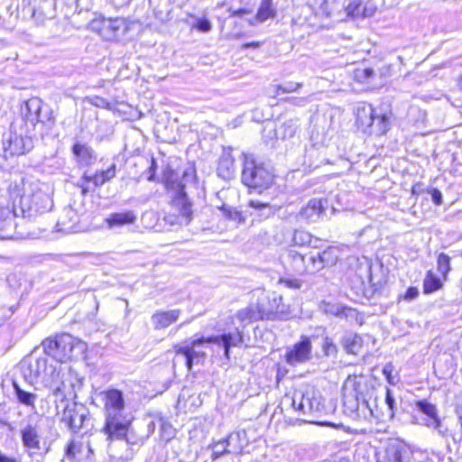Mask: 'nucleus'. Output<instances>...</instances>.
<instances>
[{"instance_id": "72a5a7b5", "label": "nucleus", "mask_w": 462, "mask_h": 462, "mask_svg": "<svg viewBox=\"0 0 462 462\" xmlns=\"http://www.w3.org/2000/svg\"><path fill=\"white\" fill-rule=\"evenodd\" d=\"M416 407L419 411L426 416V418L423 419V424L426 426H428V423H430L431 420L439 417L436 406L429 402L427 400L418 401L416 402Z\"/></svg>"}, {"instance_id": "79ce46f5", "label": "nucleus", "mask_w": 462, "mask_h": 462, "mask_svg": "<svg viewBox=\"0 0 462 462\" xmlns=\"http://www.w3.org/2000/svg\"><path fill=\"white\" fill-rule=\"evenodd\" d=\"M208 448L212 450L211 459L213 461L218 459L224 455L230 454L222 439L213 441L208 446Z\"/></svg>"}, {"instance_id": "6ab92c4d", "label": "nucleus", "mask_w": 462, "mask_h": 462, "mask_svg": "<svg viewBox=\"0 0 462 462\" xmlns=\"http://www.w3.org/2000/svg\"><path fill=\"white\" fill-rule=\"evenodd\" d=\"M208 337L210 343L221 346L224 348L225 357L230 359L231 347L241 346L244 343V331L240 328H236L234 331Z\"/></svg>"}, {"instance_id": "9d476101", "label": "nucleus", "mask_w": 462, "mask_h": 462, "mask_svg": "<svg viewBox=\"0 0 462 462\" xmlns=\"http://www.w3.org/2000/svg\"><path fill=\"white\" fill-rule=\"evenodd\" d=\"M60 411L61 422L65 423L73 433H78L80 430L87 433L93 426L89 410L83 403L78 402H66L61 406Z\"/></svg>"}, {"instance_id": "4c0bfd02", "label": "nucleus", "mask_w": 462, "mask_h": 462, "mask_svg": "<svg viewBox=\"0 0 462 462\" xmlns=\"http://www.w3.org/2000/svg\"><path fill=\"white\" fill-rule=\"evenodd\" d=\"M248 206L258 212L257 216L260 219H266L274 215L275 210L269 203L258 200H250Z\"/></svg>"}, {"instance_id": "a18cd8bd", "label": "nucleus", "mask_w": 462, "mask_h": 462, "mask_svg": "<svg viewBox=\"0 0 462 462\" xmlns=\"http://www.w3.org/2000/svg\"><path fill=\"white\" fill-rule=\"evenodd\" d=\"M174 349L177 355H181L185 357V365L188 371H191L192 366L197 360L190 356L189 349L188 346H181L179 345L174 346Z\"/></svg>"}, {"instance_id": "4468645a", "label": "nucleus", "mask_w": 462, "mask_h": 462, "mask_svg": "<svg viewBox=\"0 0 462 462\" xmlns=\"http://www.w3.org/2000/svg\"><path fill=\"white\" fill-rule=\"evenodd\" d=\"M291 406L302 414H315L324 409L321 396L313 390L295 393L291 399Z\"/></svg>"}, {"instance_id": "1a4fd4ad", "label": "nucleus", "mask_w": 462, "mask_h": 462, "mask_svg": "<svg viewBox=\"0 0 462 462\" xmlns=\"http://www.w3.org/2000/svg\"><path fill=\"white\" fill-rule=\"evenodd\" d=\"M20 368L24 379L30 383L40 380L46 386L58 376L57 367L53 364H49L46 356L26 357L21 362Z\"/></svg>"}, {"instance_id": "412c9836", "label": "nucleus", "mask_w": 462, "mask_h": 462, "mask_svg": "<svg viewBox=\"0 0 462 462\" xmlns=\"http://www.w3.org/2000/svg\"><path fill=\"white\" fill-rule=\"evenodd\" d=\"M325 204H328L327 199H310L297 214V219L307 223L317 222L325 214Z\"/></svg>"}, {"instance_id": "c756f323", "label": "nucleus", "mask_w": 462, "mask_h": 462, "mask_svg": "<svg viewBox=\"0 0 462 462\" xmlns=\"http://www.w3.org/2000/svg\"><path fill=\"white\" fill-rule=\"evenodd\" d=\"M21 439L23 446L29 450H39L40 435L36 425L28 423L21 430Z\"/></svg>"}, {"instance_id": "a19ab883", "label": "nucleus", "mask_w": 462, "mask_h": 462, "mask_svg": "<svg viewBox=\"0 0 462 462\" xmlns=\"http://www.w3.org/2000/svg\"><path fill=\"white\" fill-rule=\"evenodd\" d=\"M442 287V282L439 277L429 271L423 282V291L426 294L432 293Z\"/></svg>"}, {"instance_id": "8fccbe9b", "label": "nucleus", "mask_w": 462, "mask_h": 462, "mask_svg": "<svg viewBox=\"0 0 462 462\" xmlns=\"http://www.w3.org/2000/svg\"><path fill=\"white\" fill-rule=\"evenodd\" d=\"M384 402L388 408V416L390 419H393L394 417L396 411V402L392 390H390L389 388H386Z\"/></svg>"}, {"instance_id": "a211bd4d", "label": "nucleus", "mask_w": 462, "mask_h": 462, "mask_svg": "<svg viewBox=\"0 0 462 462\" xmlns=\"http://www.w3.org/2000/svg\"><path fill=\"white\" fill-rule=\"evenodd\" d=\"M55 397L56 409L58 411V414H60V410L61 406L69 402V385H68V372L64 373L60 370H58V376L53 378V382L48 383L46 385Z\"/></svg>"}, {"instance_id": "bb28decb", "label": "nucleus", "mask_w": 462, "mask_h": 462, "mask_svg": "<svg viewBox=\"0 0 462 462\" xmlns=\"http://www.w3.org/2000/svg\"><path fill=\"white\" fill-rule=\"evenodd\" d=\"M344 8L346 15L352 18L369 17L375 12V7L364 5L363 0H345Z\"/></svg>"}, {"instance_id": "052dcab7", "label": "nucleus", "mask_w": 462, "mask_h": 462, "mask_svg": "<svg viewBox=\"0 0 462 462\" xmlns=\"http://www.w3.org/2000/svg\"><path fill=\"white\" fill-rule=\"evenodd\" d=\"M419 295V290L416 287H409L403 296L405 300H412Z\"/></svg>"}, {"instance_id": "2f4dec72", "label": "nucleus", "mask_w": 462, "mask_h": 462, "mask_svg": "<svg viewBox=\"0 0 462 462\" xmlns=\"http://www.w3.org/2000/svg\"><path fill=\"white\" fill-rule=\"evenodd\" d=\"M257 309L254 303H251L247 307L239 310L236 314V319L240 322V329L244 331V328L252 322H255L261 319V316L257 313Z\"/></svg>"}, {"instance_id": "aec40b11", "label": "nucleus", "mask_w": 462, "mask_h": 462, "mask_svg": "<svg viewBox=\"0 0 462 462\" xmlns=\"http://www.w3.org/2000/svg\"><path fill=\"white\" fill-rule=\"evenodd\" d=\"M12 204H0V231H10L18 226L16 219H21V214L15 199Z\"/></svg>"}, {"instance_id": "ea45409f", "label": "nucleus", "mask_w": 462, "mask_h": 462, "mask_svg": "<svg viewBox=\"0 0 462 462\" xmlns=\"http://www.w3.org/2000/svg\"><path fill=\"white\" fill-rule=\"evenodd\" d=\"M83 381L84 379L82 377H79L76 373L72 371H68V385L69 388V399L77 398V392L82 388Z\"/></svg>"}, {"instance_id": "680f3d73", "label": "nucleus", "mask_w": 462, "mask_h": 462, "mask_svg": "<svg viewBox=\"0 0 462 462\" xmlns=\"http://www.w3.org/2000/svg\"><path fill=\"white\" fill-rule=\"evenodd\" d=\"M431 200L437 206L442 204V193L438 189H432L430 190Z\"/></svg>"}, {"instance_id": "864d4df0", "label": "nucleus", "mask_w": 462, "mask_h": 462, "mask_svg": "<svg viewBox=\"0 0 462 462\" xmlns=\"http://www.w3.org/2000/svg\"><path fill=\"white\" fill-rule=\"evenodd\" d=\"M302 87L301 83H294V82H287L285 85H277L276 86V92L275 95H279L280 92L282 93H291L297 91L299 88Z\"/></svg>"}, {"instance_id": "de8ad7c7", "label": "nucleus", "mask_w": 462, "mask_h": 462, "mask_svg": "<svg viewBox=\"0 0 462 462\" xmlns=\"http://www.w3.org/2000/svg\"><path fill=\"white\" fill-rule=\"evenodd\" d=\"M427 427L433 428L438 431L439 435L443 438H448L451 436L449 430L441 422L439 417L437 419L431 420L430 423H428Z\"/></svg>"}, {"instance_id": "ddd939ff", "label": "nucleus", "mask_w": 462, "mask_h": 462, "mask_svg": "<svg viewBox=\"0 0 462 462\" xmlns=\"http://www.w3.org/2000/svg\"><path fill=\"white\" fill-rule=\"evenodd\" d=\"M282 298L276 292H262L254 303L261 319L276 320L285 318V306L282 304Z\"/></svg>"}, {"instance_id": "3c124183", "label": "nucleus", "mask_w": 462, "mask_h": 462, "mask_svg": "<svg viewBox=\"0 0 462 462\" xmlns=\"http://www.w3.org/2000/svg\"><path fill=\"white\" fill-rule=\"evenodd\" d=\"M318 154V149L313 145L310 148L307 149L306 154L304 157V163L308 164L310 168H318L321 164V161H312V158Z\"/></svg>"}, {"instance_id": "cd10ccee", "label": "nucleus", "mask_w": 462, "mask_h": 462, "mask_svg": "<svg viewBox=\"0 0 462 462\" xmlns=\"http://www.w3.org/2000/svg\"><path fill=\"white\" fill-rule=\"evenodd\" d=\"M71 152L79 166H90L97 161V155L92 147L80 142H75Z\"/></svg>"}, {"instance_id": "c9c22d12", "label": "nucleus", "mask_w": 462, "mask_h": 462, "mask_svg": "<svg viewBox=\"0 0 462 462\" xmlns=\"http://www.w3.org/2000/svg\"><path fill=\"white\" fill-rule=\"evenodd\" d=\"M276 15V10L273 6V0H261L260 6L256 14V19L260 23L265 22L269 18Z\"/></svg>"}, {"instance_id": "603ef678", "label": "nucleus", "mask_w": 462, "mask_h": 462, "mask_svg": "<svg viewBox=\"0 0 462 462\" xmlns=\"http://www.w3.org/2000/svg\"><path fill=\"white\" fill-rule=\"evenodd\" d=\"M322 350L327 356H336L337 354V346L331 338L326 337L322 343Z\"/></svg>"}, {"instance_id": "7c9ffc66", "label": "nucleus", "mask_w": 462, "mask_h": 462, "mask_svg": "<svg viewBox=\"0 0 462 462\" xmlns=\"http://www.w3.org/2000/svg\"><path fill=\"white\" fill-rule=\"evenodd\" d=\"M231 149H224L218 161L217 175L224 180L233 178L235 174V160Z\"/></svg>"}, {"instance_id": "338daca9", "label": "nucleus", "mask_w": 462, "mask_h": 462, "mask_svg": "<svg viewBox=\"0 0 462 462\" xmlns=\"http://www.w3.org/2000/svg\"><path fill=\"white\" fill-rule=\"evenodd\" d=\"M392 371L393 365L391 363L386 364L383 369V374L385 375L390 383H393V382L392 381Z\"/></svg>"}, {"instance_id": "13d9d810", "label": "nucleus", "mask_w": 462, "mask_h": 462, "mask_svg": "<svg viewBox=\"0 0 462 462\" xmlns=\"http://www.w3.org/2000/svg\"><path fill=\"white\" fill-rule=\"evenodd\" d=\"M282 128L284 129V135L289 137L294 136L298 129L296 123L293 120L286 121L282 125Z\"/></svg>"}, {"instance_id": "774afa93", "label": "nucleus", "mask_w": 462, "mask_h": 462, "mask_svg": "<svg viewBox=\"0 0 462 462\" xmlns=\"http://www.w3.org/2000/svg\"><path fill=\"white\" fill-rule=\"evenodd\" d=\"M0 462H19L14 457L7 456L0 450Z\"/></svg>"}, {"instance_id": "69168bd1", "label": "nucleus", "mask_w": 462, "mask_h": 462, "mask_svg": "<svg viewBox=\"0 0 462 462\" xmlns=\"http://www.w3.org/2000/svg\"><path fill=\"white\" fill-rule=\"evenodd\" d=\"M280 282L284 283L288 288H292V289H300V285H301L300 282L298 280L281 279Z\"/></svg>"}, {"instance_id": "20e7f679", "label": "nucleus", "mask_w": 462, "mask_h": 462, "mask_svg": "<svg viewBox=\"0 0 462 462\" xmlns=\"http://www.w3.org/2000/svg\"><path fill=\"white\" fill-rule=\"evenodd\" d=\"M21 116L23 127L31 133L40 126L41 134L43 135L55 125L52 109L39 97H32L25 101L21 106Z\"/></svg>"}, {"instance_id": "49530a36", "label": "nucleus", "mask_w": 462, "mask_h": 462, "mask_svg": "<svg viewBox=\"0 0 462 462\" xmlns=\"http://www.w3.org/2000/svg\"><path fill=\"white\" fill-rule=\"evenodd\" d=\"M438 271L446 276L450 271V257L445 253H440L437 259Z\"/></svg>"}, {"instance_id": "473e14b6", "label": "nucleus", "mask_w": 462, "mask_h": 462, "mask_svg": "<svg viewBox=\"0 0 462 462\" xmlns=\"http://www.w3.org/2000/svg\"><path fill=\"white\" fill-rule=\"evenodd\" d=\"M340 343L344 350L351 355H357L363 346L362 337L352 332L345 334Z\"/></svg>"}, {"instance_id": "0eeeda50", "label": "nucleus", "mask_w": 462, "mask_h": 462, "mask_svg": "<svg viewBox=\"0 0 462 462\" xmlns=\"http://www.w3.org/2000/svg\"><path fill=\"white\" fill-rule=\"evenodd\" d=\"M33 140L31 132L12 124L9 131L2 136L0 143V155L5 159L20 156L29 152L33 148Z\"/></svg>"}, {"instance_id": "39448f33", "label": "nucleus", "mask_w": 462, "mask_h": 462, "mask_svg": "<svg viewBox=\"0 0 462 462\" xmlns=\"http://www.w3.org/2000/svg\"><path fill=\"white\" fill-rule=\"evenodd\" d=\"M42 346L46 355L60 363L81 357L87 349L83 341L68 333L46 338L42 341Z\"/></svg>"}, {"instance_id": "bf43d9fd", "label": "nucleus", "mask_w": 462, "mask_h": 462, "mask_svg": "<svg viewBox=\"0 0 462 462\" xmlns=\"http://www.w3.org/2000/svg\"><path fill=\"white\" fill-rule=\"evenodd\" d=\"M77 452H79V448L77 443L75 441H70L65 448L66 456L69 458H74L76 457Z\"/></svg>"}, {"instance_id": "f257e3e1", "label": "nucleus", "mask_w": 462, "mask_h": 462, "mask_svg": "<svg viewBox=\"0 0 462 462\" xmlns=\"http://www.w3.org/2000/svg\"><path fill=\"white\" fill-rule=\"evenodd\" d=\"M344 412L356 420L379 419L376 389L365 376L348 377L342 389Z\"/></svg>"}, {"instance_id": "423d86ee", "label": "nucleus", "mask_w": 462, "mask_h": 462, "mask_svg": "<svg viewBox=\"0 0 462 462\" xmlns=\"http://www.w3.org/2000/svg\"><path fill=\"white\" fill-rule=\"evenodd\" d=\"M273 179L274 174L268 165L251 156H245L241 180L250 189L262 193L272 186Z\"/></svg>"}, {"instance_id": "f3484780", "label": "nucleus", "mask_w": 462, "mask_h": 462, "mask_svg": "<svg viewBox=\"0 0 462 462\" xmlns=\"http://www.w3.org/2000/svg\"><path fill=\"white\" fill-rule=\"evenodd\" d=\"M377 462H417L413 451L405 443L401 441L390 442L384 450L383 460Z\"/></svg>"}, {"instance_id": "0e129e2a", "label": "nucleus", "mask_w": 462, "mask_h": 462, "mask_svg": "<svg viewBox=\"0 0 462 462\" xmlns=\"http://www.w3.org/2000/svg\"><path fill=\"white\" fill-rule=\"evenodd\" d=\"M101 173L107 182L116 176V164H112L107 170L102 171Z\"/></svg>"}, {"instance_id": "e2e57ef3", "label": "nucleus", "mask_w": 462, "mask_h": 462, "mask_svg": "<svg viewBox=\"0 0 462 462\" xmlns=\"http://www.w3.org/2000/svg\"><path fill=\"white\" fill-rule=\"evenodd\" d=\"M156 168H157V162H156L155 159L153 157H152L151 162H150V166L148 168L149 175L147 176V180L149 181L154 180Z\"/></svg>"}, {"instance_id": "f704fd0d", "label": "nucleus", "mask_w": 462, "mask_h": 462, "mask_svg": "<svg viewBox=\"0 0 462 462\" xmlns=\"http://www.w3.org/2000/svg\"><path fill=\"white\" fill-rule=\"evenodd\" d=\"M13 386L18 402L23 405L34 409V403L37 399V395L32 393L23 390L16 382H14Z\"/></svg>"}, {"instance_id": "f03ea898", "label": "nucleus", "mask_w": 462, "mask_h": 462, "mask_svg": "<svg viewBox=\"0 0 462 462\" xmlns=\"http://www.w3.org/2000/svg\"><path fill=\"white\" fill-rule=\"evenodd\" d=\"M38 180L20 178L8 187L10 199H15L21 220L33 221L37 217L51 210L53 201Z\"/></svg>"}, {"instance_id": "b1692460", "label": "nucleus", "mask_w": 462, "mask_h": 462, "mask_svg": "<svg viewBox=\"0 0 462 462\" xmlns=\"http://www.w3.org/2000/svg\"><path fill=\"white\" fill-rule=\"evenodd\" d=\"M180 313L179 309L156 310L151 317V322L155 330L165 329L179 319Z\"/></svg>"}, {"instance_id": "f8f14e48", "label": "nucleus", "mask_w": 462, "mask_h": 462, "mask_svg": "<svg viewBox=\"0 0 462 462\" xmlns=\"http://www.w3.org/2000/svg\"><path fill=\"white\" fill-rule=\"evenodd\" d=\"M88 28L97 32L106 41L116 40L127 31V24L124 18H106L99 16L90 21Z\"/></svg>"}, {"instance_id": "2eb2a0df", "label": "nucleus", "mask_w": 462, "mask_h": 462, "mask_svg": "<svg viewBox=\"0 0 462 462\" xmlns=\"http://www.w3.org/2000/svg\"><path fill=\"white\" fill-rule=\"evenodd\" d=\"M312 358V344L309 337L302 336L300 340L286 350L285 362L291 366H297L310 361Z\"/></svg>"}, {"instance_id": "7ed1b4c3", "label": "nucleus", "mask_w": 462, "mask_h": 462, "mask_svg": "<svg viewBox=\"0 0 462 462\" xmlns=\"http://www.w3.org/2000/svg\"><path fill=\"white\" fill-rule=\"evenodd\" d=\"M106 411V422L102 431L109 432L117 437L124 431L129 422L130 413L125 412V399L123 392L117 389H108L100 393Z\"/></svg>"}, {"instance_id": "a878e982", "label": "nucleus", "mask_w": 462, "mask_h": 462, "mask_svg": "<svg viewBox=\"0 0 462 462\" xmlns=\"http://www.w3.org/2000/svg\"><path fill=\"white\" fill-rule=\"evenodd\" d=\"M310 262H312L311 273H316L326 266L334 265L337 262V252L334 248H328L317 254V255H309Z\"/></svg>"}, {"instance_id": "6e6552de", "label": "nucleus", "mask_w": 462, "mask_h": 462, "mask_svg": "<svg viewBox=\"0 0 462 462\" xmlns=\"http://www.w3.org/2000/svg\"><path fill=\"white\" fill-rule=\"evenodd\" d=\"M356 124L363 132L372 135L381 136L390 129V115L381 109H375L371 105L357 108Z\"/></svg>"}, {"instance_id": "4be33fe9", "label": "nucleus", "mask_w": 462, "mask_h": 462, "mask_svg": "<svg viewBox=\"0 0 462 462\" xmlns=\"http://www.w3.org/2000/svg\"><path fill=\"white\" fill-rule=\"evenodd\" d=\"M133 420V416L129 418V422L127 425H125L123 433L117 437L110 434L109 432H105L104 434L106 436V440L113 441L117 439H125L126 443L132 447H142L149 438V434L145 436L137 434L134 429L132 427Z\"/></svg>"}, {"instance_id": "c03bdc74", "label": "nucleus", "mask_w": 462, "mask_h": 462, "mask_svg": "<svg viewBox=\"0 0 462 462\" xmlns=\"http://www.w3.org/2000/svg\"><path fill=\"white\" fill-rule=\"evenodd\" d=\"M342 318L349 321H355L360 325L364 322V317L356 309L345 305L342 310Z\"/></svg>"}, {"instance_id": "58836bf2", "label": "nucleus", "mask_w": 462, "mask_h": 462, "mask_svg": "<svg viewBox=\"0 0 462 462\" xmlns=\"http://www.w3.org/2000/svg\"><path fill=\"white\" fill-rule=\"evenodd\" d=\"M206 343H210L209 337H201L200 338L192 340L189 345H186L185 346H188L190 356L199 362V360L205 359L206 353L199 350L198 348Z\"/></svg>"}, {"instance_id": "c85d7f7f", "label": "nucleus", "mask_w": 462, "mask_h": 462, "mask_svg": "<svg viewBox=\"0 0 462 462\" xmlns=\"http://www.w3.org/2000/svg\"><path fill=\"white\" fill-rule=\"evenodd\" d=\"M137 217L132 210L115 212L105 218V223L109 229L122 227L135 223Z\"/></svg>"}, {"instance_id": "4d7b16f0", "label": "nucleus", "mask_w": 462, "mask_h": 462, "mask_svg": "<svg viewBox=\"0 0 462 462\" xmlns=\"http://www.w3.org/2000/svg\"><path fill=\"white\" fill-rule=\"evenodd\" d=\"M194 27L201 32H208L211 30L212 25L208 19L199 18L197 20V23H195Z\"/></svg>"}, {"instance_id": "5fc2aeb1", "label": "nucleus", "mask_w": 462, "mask_h": 462, "mask_svg": "<svg viewBox=\"0 0 462 462\" xmlns=\"http://www.w3.org/2000/svg\"><path fill=\"white\" fill-rule=\"evenodd\" d=\"M374 77V70L370 68L358 69L356 71V78L361 82H368Z\"/></svg>"}, {"instance_id": "9b49d317", "label": "nucleus", "mask_w": 462, "mask_h": 462, "mask_svg": "<svg viewBox=\"0 0 462 462\" xmlns=\"http://www.w3.org/2000/svg\"><path fill=\"white\" fill-rule=\"evenodd\" d=\"M164 181L168 189L175 190L172 205L179 210L186 224L192 219V204L185 191V186L177 181V174L170 171L164 173Z\"/></svg>"}, {"instance_id": "5701e85b", "label": "nucleus", "mask_w": 462, "mask_h": 462, "mask_svg": "<svg viewBox=\"0 0 462 462\" xmlns=\"http://www.w3.org/2000/svg\"><path fill=\"white\" fill-rule=\"evenodd\" d=\"M79 217L76 210L71 207L65 208L57 222L58 231L67 234L77 233L79 231Z\"/></svg>"}, {"instance_id": "6e6d98bb", "label": "nucleus", "mask_w": 462, "mask_h": 462, "mask_svg": "<svg viewBox=\"0 0 462 462\" xmlns=\"http://www.w3.org/2000/svg\"><path fill=\"white\" fill-rule=\"evenodd\" d=\"M83 178L88 181V182H92L95 187H100L102 185H104L106 180H105L103 174L100 172H97L96 174L94 175H88L87 173L84 174Z\"/></svg>"}, {"instance_id": "393cba45", "label": "nucleus", "mask_w": 462, "mask_h": 462, "mask_svg": "<svg viewBox=\"0 0 462 462\" xmlns=\"http://www.w3.org/2000/svg\"><path fill=\"white\" fill-rule=\"evenodd\" d=\"M230 454L241 455L244 448L248 445L245 430L233 431L222 439Z\"/></svg>"}, {"instance_id": "e433bc0d", "label": "nucleus", "mask_w": 462, "mask_h": 462, "mask_svg": "<svg viewBox=\"0 0 462 462\" xmlns=\"http://www.w3.org/2000/svg\"><path fill=\"white\" fill-rule=\"evenodd\" d=\"M219 209L222 211L223 216L226 219L234 221L236 224L245 223V220H246L245 212L237 210L236 208L230 207L228 205H226V204H224Z\"/></svg>"}, {"instance_id": "09e8293b", "label": "nucleus", "mask_w": 462, "mask_h": 462, "mask_svg": "<svg viewBox=\"0 0 462 462\" xmlns=\"http://www.w3.org/2000/svg\"><path fill=\"white\" fill-rule=\"evenodd\" d=\"M323 311L326 314H330L337 318H342V310L344 305L339 303L323 302Z\"/></svg>"}, {"instance_id": "dca6fc26", "label": "nucleus", "mask_w": 462, "mask_h": 462, "mask_svg": "<svg viewBox=\"0 0 462 462\" xmlns=\"http://www.w3.org/2000/svg\"><path fill=\"white\" fill-rule=\"evenodd\" d=\"M308 257L293 249H288L281 255V262L287 273L302 275L312 273V262H310Z\"/></svg>"}, {"instance_id": "37998d69", "label": "nucleus", "mask_w": 462, "mask_h": 462, "mask_svg": "<svg viewBox=\"0 0 462 462\" xmlns=\"http://www.w3.org/2000/svg\"><path fill=\"white\" fill-rule=\"evenodd\" d=\"M312 241L310 233L305 230H295L292 237V243L298 246L310 245Z\"/></svg>"}]
</instances>
